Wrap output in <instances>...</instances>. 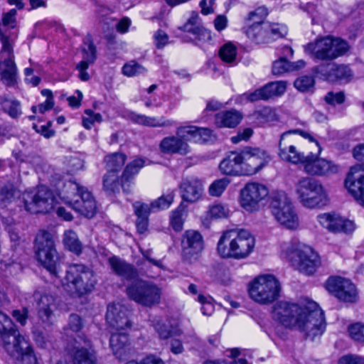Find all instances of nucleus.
I'll return each mask as SVG.
<instances>
[{"label":"nucleus","mask_w":364,"mask_h":364,"mask_svg":"<svg viewBox=\"0 0 364 364\" xmlns=\"http://www.w3.org/2000/svg\"><path fill=\"white\" fill-rule=\"evenodd\" d=\"M59 196L65 203L85 217L91 218L95 215L96 201L87 188L70 181L65 183Z\"/></svg>","instance_id":"nucleus-5"},{"label":"nucleus","mask_w":364,"mask_h":364,"mask_svg":"<svg viewBox=\"0 0 364 364\" xmlns=\"http://www.w3.org/2000/svg\"><path fill=\"white\" fill-rule=\"evenodd\" d=\"M266 29L270 41L283 38L287 34V28L284 24L266 23Z\"/></svg>","instance_id":"nucleus-43"},{"label":"nucleus","mask_w":364,"mask_h":364,"mask_svg":"<svg viewBox=\"0 0 364 364\" xmlns=\"http://www.w3.org/2000/svg\"><path fill=\"white\" fill-rule=\"evenodd\" d=\"M146 159L143 158H137L129 163L125 167L120 180L117 173L107 171L103 178L104 189L107 192L114 193L119 191L121 186L124 192L129 193L134 176L146 165Z\"/></svg>","instance_id":"nucleus-13"},{"label":"nucleus","mask_w":364,"mask_h":364,"mask_svg":"<svg viewBox=\"0 0 364 364\" xmlns=\"http://www.w3.org/2000/svg\"><path fill=\"white\" fill-rule=\"evenodd\" d=\"M133 208L134 213L136 216H141L147 218H149V215L151 212L153 211L151 204L148 205L141 201H136L134 203Z\"/></svg>","instance_id":"nucleus-56"},{"label":"nucleus","mask_w":364,"mask_h":364,"mask_svg":"<svg viewBox=\"0 0 364 364\" xmlns=\"http://www.w3.org/2000/svg\"><path fill=\"white\" fill-rule=\"evenodd\" d=\"M168 38L166 32L159 29L154 34V45L158 49H161L168 43Z\"/></svg>","instance_id":"nucleus-60"},{"label":"nucleus","mask_w":364,"mask_h":364,"mask_svg":"<svg viewBox=\"0 0 364 364\" xmlns=\"http://www.w3.org/2000/svg\"><path fill=\"white\" fill-rule=\"evenodd\" d=\"M106 321L109 326L117 331L131 326L127 317V309L120 303H112L107 306Z\"/></svg>","instance_id":"nucleus-26"},{"label":"nucleus","mask_w":364,"mask_h":364,"mask_svg":"<svg viewBox=\"0 0 364 364\" xmlns=\"http://www.w3.org/2000/svg\"><path fill=\"white\" fill-rule=\"evenodd\" d=\"M268 14L267 9L265 6H259L255 11L250 12L248 19L254 21V23H262V20Z\"/></svg>","instance_id":"nucleus-59"},{"label":"nucleus","mask_w":364,"mask_h":364,"mask_svg":"<svg viewBox=\"0 0 364 364\" xmlns=\"http://www.w3.org/2000/svg\"><path fill=\"white\" fill-rule=\"evenodd\" d=\"M0 337L6 353L24 364H37L29 341L21 335L11 319L0 311Z\"/></svg>","instance_id":"nucleus-2"},{"label":"nucleus","mask_w":364,"mask_h":364,"mask_svg":"<svg viewBox=\"0 0 364 364\" xmlns=\"http://www.w3.org/2000/svg\"><path fill=\"white\" fill-rule=\"evenodd\" d=\"M350 336L358 341H364V324L355 323L349 326Z\"/></svg>","instance_id":"nucleus-58"},{"label":"nucleus","mask_w":364,"mask_h":364,"mask_svg":"<svg viewBox=\"0 0 364 364\" xmlns=\"http://www.w3.org/2000/svg\"><path fill=\"white\" fill-rule=\"evenodd\" d=\"M73 364H95V358L85 348H76L73 355Z\"/></svg>","instance_id":"nucleus-40"},{"label":"nucleus","mask_w":364,"mask_h":364,"mask_svg":"<svg viewBox=\"0 0 364 364\" xmlns=\"http://www.w3.org/2000/svg\"><path fill=\"white\" fill-rule=\"evenodd\" d=\"M16 10L15 9L3 14L2 22L0 23V38L2 46L12 44L16 38Z\"/></svg>","instance_id":"nucleus-29"},{"label":"nucleus","mask_w":364,"mask_h":364,"mask_svg":"<svg viewBox=\"0 0 364 364\" xmlns=\"http://www.w3.org/2000/svg\"><path fill=\"white\" fill-rule=\"evenodd\" d=\"M181 246L184 258L191 262L203 249V237L198 231L187 230L183 235Z\"/></svg>","instance_id":"nucleus-25"},{"label":"nucleus","mask_w":364,"mask_h":364,"mask_svg":"<svg viewBox=\"0 0 364 364\" xmlns=\"http://www.w3.org/2000/svg\"><path fill=\"white\" fill-rule=\"evenodd\" d=\"M305 172L313 176H329L339 171V166L332 161L318 159L317 155L309 154Z\"/></svg>","instance_id":"nucleus-24"},{"label":"nucleus","mask_w":364,"mask_h":364,"mask_svg":"<svg viewBox=\"0 0 364 364\" xmlns=\"http://www.w3.org/2000/svg\"><path fill=\"white\" fill-rule=\"evenodd\" d=\"M108 263L113 272L122 279L132 280L137 277L138 272L131 264L117 256L108 259Z\"/></svg>","instance_id":"nucleus-32"},{"label":"nucleus","mask_w":364,"mask_h":364,"mask_svg":"<svg viewBox=\"0 0 364 364\" xmlns=\"http://www.w3.org/2000/svg\"><path fill=\"white\" fill-rule=\"evenodd\" d=\"M236 48L231 43L225 44L219 52L221 60L226 63L233 64L236 58Z\"/></svg>","instance_id":"nucleus-45"},{"label":"nucleus","mask_w":364,"mask_h":364,"mask_svg":"<svg viewBox=\"0 0 364 364\" xmlns=\"http://www.w3.org/2000/svg\"><path fill=\"white\" fill-rule=\"evenodd\" d=\"M245 33L250 40L256 43L270 42V37L266 29V23H253L247 28Z\"/></svg>","instance_id":"nucleus-35"},{"label":"nucleus","mask_w":364,"mask_h":364,"mask_svg":"<svg viewBox=\"0 0 364 364\" xmlns=\"http://www.w3.org/2000/svg\"><path fill=\"white\" fill-rule=\"evenodd\" d=\"M326 288L340 301L353 303L358 299L356 288L349 279L331 277L327 280Z\"/></svg>","instance_id":"nucleus-20"},{"label":"nucleus","mask_w":364,"mask_h":364,"mask_svg":"<svg viewBox=\"0 0 364 364\" xmlns=\"http://www.w3.org/2000/svg\"><path fill=\"white\" fill-rule=\"evenodd\" d=\"M338 364H364V357L356 355H347L342 356Z\"/></svg>","instance_id":"nucleus-62"},{"label":"nucleus","mask_w":364,"mask_h":364,"mask_svg":"<svg viewBox=\"0 0 364 364\" xmlns=\"http://www.w3.org/2000/svg\"><path fill=\"white\" fill-rule=\"evenodd\" d=\"M12 44L2 46L0 60V76L2 82L14 87L18 80V68L15 63Z\"/></svg>","instance_id":"nucleus-19"},{"label":"nucleus","mask_w":364,"mask_h":364,"mask_svg":"<svg viewBox=\"0 0 364 364\" xmlns=\"http://www.w3.org/2000/svg\"><path fill=\"white\" fill-rule=\"evenodd\" d=\"M82 327L83 321L82 318L76 314H72L69 316L68 326L65 328V330L77 333L79 332L82 328Z\"/></svg>","instance_id":"nucleus-53"},{"label":"nucleus","mask_w":364,"mask_h":364,"mask_svg":"<svg viewBox=\"0 0 364 364\" xmlns=\"http://www.w3.org/2000/svg\"><path fill=\"white\" fill-rule=\"evenodd\" d=\"M281 249L290 259L292 265L305 274H314L321 264L318 255L309 247H294L291 244L284 243Z\"/></svg>","instance_id":"nucleus-9"},{"label":"nucleus","mask_w":364,"mask_h":364,"mask_svg":"<svg viewBox=\"0 0 364 364\" xmlns=\"http://www.w3.org/2000/svg\"><path fill=\"white\" fill-rule=\"evenodd\" d=\"M36 250L38 260L51 274L57 277L59 257L53 235L41 230L36 237Z\"/></svg>","instance_id":"nucleus-14"},{"label":"nucleus","mask_w":364,"mask_h":364,"mask_svg":"<svg viewBox=\"0 0 364 364\" xmlns=\"http://www.w3.org/2000/svg\"><path fill=\"white\" fill-rule=\"evenodd\" d=\"M345 186L355 199L364 207V166L350 168L345 180Z\"/></svg>","instance_id":"nucleus-22"},{"label":"nucleus","mask_w":364,"mask_h":364,"mask_svg":"<svg viewBox=\"0 0 364 364\" xmlns=\"http://www.w3.org/2000/svg\"><path fill=\"white\" fill-rule=\"evenodd\" d=\"M314 85V79L312 76L304 75L294 82V86L296 89L301 92L310 90Z\"/></svg>","instance_id":"nucleus-51"},{"label":"nucleus","mask_w":364,"mask_h":364,"mask_svg":"<svg viewBox=\"0 0 364 364\" xmlns=\"http://www.w3.org/2000/svg\"><path fill=\"white\" fill-rule=\"evenodd\" d=\"M16 190L12 186H6L0 189V206L4 208L15 198Z\"/></svg>","instance_id":"nucleus-47"},{"label":"nucleus","mask_w":364,"mask_h":364,"mask_svg":"<svg viewBox=\"0 0 364 364\" xmlns=\"http://www.w3.org/2000/svg\"><path fill=\"white\" fill-rule=\"evenodd\" d=\"M2 107L13 118L21 114L20 103L16 100H5L2 102Z\"/></svg>","instance_id":"nucleus-50"},{"label":"nucleus","mask_w":364,"mask_h":364,"mask_svg":"<svg viewBox=\"0 0 364 364\" xmlns=\"http://www.w3.org/2000/svg\"><path fill=\"white\" fill-rule=\"evenodd\" d=\"M33 296L37 301L38 315L39 318L46 323L52 324L55 318V311L58 304L55 298L39 290L34 292Z\"/></svg>","instance_id":"nucleus-23"},{"label":"nucleus","mask_w":364,"mask_h":364,"mask_svg":"<svg viewBox=\"0 0 364 364\" xmlns=\"http://www.w3.org/2000/svg\"><path fill=\"white\" fill-rule=\"evenodd\" d=\"M240 153L245 176L257 173L272 160L269 153L259 147L246 146Z\"/></svg>","instance_id":"nucleus-17"},{"label":"nucleus","mask_w":364,"mask_h":364,"mask_svg":"<svg viewBox=\"0 0 364 364\" xmlns=\"http://www.w3.org/2000/svg\"><path fill=\"white\" fill-rule=\"evenodd\" d=\"M286 88V83L284 81L272 82L264 86L267 100L284 94Z\"/></svg>","instance_id":"nucleus-41"},{"label":"nucleus","mask_w":364,"mask_h":364,"mask_svg":"<svg viewBox=\"0 0 364 364\" xmlns=\"http://www.w3.org/2000/svg\"><path fill=\"white\" fill-rule=\"evenodd\" d=\"M129 338L124 333L112 332L109 346L113 353L119 359H122L128 350Z\"/></svg>","instance_id":"nucleus-34"},{"label":"nucleus","mask_w":364,"mask_h":364,"mask_svg":"<svg viewBox=\"0 0 364 364\" xmlns=\"http://www.w3.org/2000/svg\"><path fill=\"white\" fill-rule=\"evenodd\" d=\"M324 99L326 103L328 105H340L344 102L345 95L343 92H329L326 94Z\"/></svg>","instance_id":"nucleus-61"},{"label":"nucleus","mask_w":364,"mask_h":364,"mask_svg":"<svg viewBox=\"0 0 364 364\" xmlns=\"http://www.w3.org/2000/svg\"><path fill=\"white\" fill-rule=\"evenodd\" d=\"M319 225L332 233H350L355 227L352 220L346 219L334 212L324 213L316 216Z\"/></svg>","instance_id":"nucleus-21"},{"label":"nucleus","mask_w":364,"mask_h":364,"mask_svg":"<svg viewBox=\"0 0 364 364\" xmlns=\"http://www.w3.org/2000/svg\"><path fill=\"white\" fill-rule=\"evenodd\" d=\"M85 46L82 48V60L86 61L87 65L94 63L96 60V48L90 38L84 42Z\"/></svg>","instance_id":"nucleus-44"},{"label":"nucleus","mask_w":364,"mask_h":364,"mask_svg":"<svg viewBox=\"0 0 364 364\" xmlns=\"http://www.w3.org/2000/svg\"><path fill=\"white\" fill-rule=\"evenodd\" d=\"M253 131L250 128H246L243 129L242 132H239L236 136H234L231 138V141L233 144H237L242 140H247L252 135Z\"/></svg>","instance_id":"nucleus-64"},{"label":"nucleus","mask_w":364,"mask_h":364,"mask_svg":"<svg viewBox=\"0 0 364 364\" xmlns=\"http://www.w3.org/2000/svg\"><path fill=\"white\" fill-rule=\"evenodd\" d=\"M131 119L136 124L152 127H171L176 124L174 121L164 117L157 119L134 113L132 114Z\"/></svg>","instance_id":"nucleus-36"},{"label":"nucleus","mask_w":364,"mask_h":364,"mask_svg":"<svg viewBox=\"0 0 364 364\" xmlns=\"http://www.w3.org/2000/svg\"><path fill=\"white\" fill-rule=\"evenodd\" d=\"M180 28L185 32L191 33L200 41L207 42L211 40L210 32L202 25L196 12H192L186 23Z\"/></svg>","instance_id":"nucleus-30"},{"label":"nucleus","mask_w":364,"mask_h":364,"mask_svg":"<svg viewBox=\"0 0 364 364\" xmlns=\"http://www.w3.org/2000/svg\"><path fill=\"white\" fill-rule=\"evenodd\" d=\"M279 281L271 274L256 277L248 286L250 297L256 303L267 305L273 303L279 296Z\"/></svg>","instance_id":"nucleus-12"},{"label":"nucleus","mask_w":364,"mask_h":364,"mask_svg":"<svg viewBox=\"0 0 364 364\" xmlns=\"http://www.w3.org/2000/svg\"><path fill=\"white\" fill-rule=\"evenodd\" d=\"M274 316L284 326L296 328L311 340L321 336L326 327L323 311L312 301L303 306L279 301L274 307Z\"/></svg>","instance_id":"nucleus-1"},{"label":"nucleus","mask_w":364,"mask_h":364,"mask_svg":"<svg viewBox=\"0 0 364 364\" xmlns=\"http://www.w3.org/2000/svg\"><path fill=\"white\" fill-rule=\"evenodd\" d=\"M174 193L171 191L166 195H163L158 199L151 202V206L153 211H159L169 208L173 201Z\"/></svg>","instance_id":"nucleus-42"},{"label":"nucleus","mask_w":364,"mask_h":364,"mask_svg":"<svg viewBox=\"0 0 364 364\" xmlns=\"http://www.w3.org/2000/svg\"><path fill=\"white\" fill-rule=\"evenodd\" d=\"M291 65L284 57L279 58L272 65V73L274 75H280L287 72L291 71Z\"/></svg>","instance_id":"nucleus-49"},{"label":"nucleus","mask_w":364,"mask_h":364,"mask_svg":"<svg viewBox=\"0 0 364 364\" xmlns=\"http://www.w3.org/2000/svg\"><path fill=\"white\" fill-rule=\"evenodd\" d=\"M177 136H166L160 143V149L165 154H186L190 151L187 141L204 143L210 139L212 131L208 128L194 126L178 127Z\"/></svg>","instance_id":"nucleus-4"},{"label":"nucleus","mask_w":364,"mask_h":364,"mask_svg":"<svg viewBox=\"0 0 364 364\" xmlns=\"http://www.w3.org/2000/svg\"><path fill=\"white\" fill-rule=\"evenodd\" d=\"M269 208L275 220L289 229H295L299 218L288 195L282 191H273L270 195Z\"/></svg>","instance_id":"nucleus-10"},{"label":"nucleus","mask_w":364,"mask_h":364,"mask_svg":"<svg viewBox=\"0 0 364 364\" xmlns=\"http://www.w3.org/2000/svg\"><path fill=\"white\" fill-rule=\"evenodd\" d=\"M184 222V213L181 205L175 210L171 212L170 215V223L173 229L176 231H181L183 229Z\"/></svg>","instance_id":"nucleus-46"},{"label":"nucleus","mask_w":364,"mask_h":364,"mask_svg":"<svg viewBox=\"0 0 364 364\" xmlns=\"http://www.w3.org/2000/svg\"><path fill=\"white\" fill-rule=\"evenodd\" d=\"M86 117L82 118V125L85 129H90L92 128L94 122H100L102 121V116L99 113H95L91 109H86L85 111Z\"/></svg>","instance_id":"nucleus-54"},{"label":"nucleus","mask_w":364,"mask_h":364,"mask_svg":"<svg viewBox=\"0 0 364 364\" xmlns=\"http://www.w3.org/2000/svg\"><path fill=\"white\" fill-rule=\"evenodd\" d=\"M273 112L269 107H264L260 110L256 111L253 114V117L259 124H263L272 119Z\"/></svg>","instance_id":"nucleus-57"},{"label":"nucleus","mask_w":364,"mask_h":364,"mask_svg":"<svg viewBox=\"0 0 364 364\" xmlns=\"http://www.w3.org/2000/svg\"><path fill=\"white\" fill-rule=\"evenodd\" d=\"M24 208L31 213L48 212L55 206L53 193L45 186H38L36 191L23 195Z\"/></svg>","instance_id":"nucleus-16"},{"label":"nucleus","mask_w":364,"mask_h":364,"mask_svg":"<svg viewBox=\"0 0 364 364\" xmlns=\"http://www.w3.org/2000/svg\"><path fill=\"white\" fill-rule=\"evenodd\" d=\"M242 100L247 102H256L258 100H267L264 87L252 92H246L241 96Z\"/></svg>","instance_id":"nucleus-55"},{"label":"nucleus","mask_w":364,"mask_h":364,"mask_svg":"<svg viewBox=\"0 0 364 364\" xmlns=\"http://www.w3.org/2000/svg\"><path fill=\"white\" fill-rule=\"evenodd\" d=\"M157 332L159 333V336L162 339H167L169 337L173 336V335L179 336L181 334V331L178 329L176 330L174 332L171 331L167 326L162 325L159 326L157 328Z\"/></svg>","instance_id":"nucleus-63"},{"label":"nucleus","mask_w":364,"mask_h":364,"mask_svg":"<svg viewBox=\"0 0 364 364\" xmlns=\"http://www.w3.org/2000/svg\"><path fill=\"white\" fill-rule=\"evenodd\" d=\"M295 193L299 202L306 208L324 206L328 200L323 185L310 177H303L297 181L295 183Z\"/></svg>","instance_id":"nucleus-8"},{"label":"nucleus","mask_w":364,"mask_h":364,"mask_svg":"<svg viewBox=\"0 0 364 364\" xmlns=\"http://www.w3.org/2000/svg\"><path fill=\"white\" fill-rule=\"evenodd\" d=\"M203 192V185L196 177L184 178L180 185L181 196L183 201L194 203L200 198Z\"/></svg>","instance_id":"nucleus-28"},{"label":"nucleus","mask_w":364,"mask_h":364,"mask_svg":"<svg viewBox=\"0 0 364 364\" xmlns=\"http://www.w3.org/2000/svg\"><path fill=\"white\" fill-rule=\"evenodd\" d=\"M219 169L223 174L245 176L240 152H230L220 163Z\"/></svg>","instance_id":"nucleus-31"},{"label":"nucleus","mask_w":364,"mask_h":364,"mask_svg":"<svg viewBox=\"0 0 364 364\" xmlns=\"http://www.w3.org/2000/svg\"><path fill=\"white\" fill-rule=\"evenodd\" d=\"M315 71L330 82H348L353 77V72L345 65L328 64L315 68Z\"/></svg>","instance_id":"nucleus-27"},{"label":"nucleus","mask_w":364,"mask_h":364,"mask_svg":"<svg viewBox=\"0 0 364 364\" xmlns=\"http://www.w3.org/2000/svg\"><path fill=\"white\" fill-rule=\"evenodd\" d=\"M229 183L230 181L226 178L215 181L209 187L210 195L215 197L221 196Z\"/></svg>","instance_id":"nucleus-48"},{"label":"nucleus","mask_w":364,"mask_h":364,"mask_svg":"<svg viewBox=\"0 0 364 364\" xmlns=\"http://www.w3.org/2000/svg\"><path fill=\"white\" fill-rule=\"evenodd\" d=\"M255 245V238L248 230L232 229L222 235L217 250L223 258L240 259L250 255Z\"/></svg>","instance_id":"nucleus-3"},{"label":"nucleus","mask_w":364,"mask_h":364,"mask_svg":"<svg viewBox=\"0 0 364 364\" xmlns=\"http://www.w3.org/2000/svg\"><path fill=\"white\" fill-rule=\"evenodd\" d=\"M229 212L226 205L217 203L210 207L208 215L212 218H224L228 216Z\"/></svg>","instance_id":"nucleus-52"},{"label":"nucleus","mask_w":364,"mask_h":364,"mask_svg":"<svg viewBox=\"0 0 364 364\" xmlns=\"http://www.w3.org/2000/svg\"><path fill=\"white\" fill-rule=\"evenodd\" d=\"M242 114L236 110L231 109L217 113L215 116V124L219 128H234L242 119Z\"/></svg>","instance_id":"nucleus-33"},{"label":"nucleus","mask_w":364,"mask_h":364,"mask_svg":"<svg viewBox=\"0 0 364 364\" xmlns=\"http://www.w3.org/2000/svg\"><path fill=\"white\" fill-rule=\"evenodd\" d=\"M63 243L70 252L79 255L82 252V243L78 239L77 234L72 230L65 231L63 234Z\"/></svg>","instance_id":"nucleus-37"},{"label":"nucleus","mask_w":364,"mask_h":364,"mask_svg":"<svg viewBox=\"0 0 364 364\" xmlns=\"http://www.w3.org/2000/svg\"><path fill=\"white\" fill-rule=\"evenodd\" d=\"M97 282L91 269L82 264H73L67 269L63 284L70 295L80 297L91 292Z\"/></svg>","instance_id":"nucleus-6"},{"label":"nucleus","mask_w":364,"mask_h":364,"mask_svg":"<svg viewBox=\"0 0 364 364\" xmlns=\"http://www.w3.org/2000/svg\"><path fill=\"white\" fill-rule=\"evenodd\" d=\"M349 49L346 41L338 38L326 36L307 44L306 50L313 58L322 61H330L343 55Z\"/></svg>","instance_id":"nucleus-11"},{"label":"nucleus","mask_w":364,"mask_h":364,"mask_svg":"<svg viewBox=\"0 0 364 364\" xmlns=\"http://www.w3.org/2000/svg\"><path fill=\"white\" fill-rule=\"evenodd\" d=\"M242 207L249 212L257 211L262 205V201L269 195L267 187L262 183H248L241 190Z\"/></svg>","instance_id":"nucleus-18"},{"label":"nucleus","mask_w":364,"mask_h":364,"mask_svg":"<svg viewBox=\"0 0 364 364\" xmlns=\"http://www.w3.org/2000/svg\"><path fill=\"white\" fill-rule=\"evenodd\" d=\"M296 134H299L311 142H315L318 147L317 155L321 153V147L318 140L309 132L296 129L285 132L281 135L279 142L278 154L282 161L292 164H302L305 168V164L307 162V159H309V155L305 156L303 153L297 149L296 144L298 139L295 136Z\"/></svg>","instance_id":"nucleus-7"},{"label":"nucleus","mask_w":364,"mask_h":364,"mask_svg":"<svg viewBox=\"0 0 364 364\" xmlns=\"http://www.w3.org/2000/svg\"><path fill=\"white\" fill-rule=\"evenodd\" d=\"M147 70L141 64L135 60H130L125 63L122 67V74L127 77H134L144 75Z\"/></svg>","instance_id":"nucleus-39"},{"label":"nucleus","mask_w":364,"mask_h":364,"mask_svg":"<svg viewBox=\"0 0 364 364\" xmlns=\"http://www.w3.org/2000/svg\"><path fill=\"white\" fill-rule=\"evenodd\" d=\"M126 292L130 299L148 307L159 304L161 296V290L156 284L142 279L132 282Z\"/></svg>","instance_id":"nucleus-15"},{"label":"nucleus","mask_w":364,"mask_h":364,"mask_svg":"<svg viewBox=\"0 0 364 364\" xmlns=\"http://www.w3.org/2000/svg\"><path fill=\"white\" fill-rule=\"evenodd\" d=\"M125 160L126 156L122 153H114L107 156L105 161L107 164V171L117 173L124 166Z\"/></svg>","instance_id":"nucleus-38"}]
</instances>
